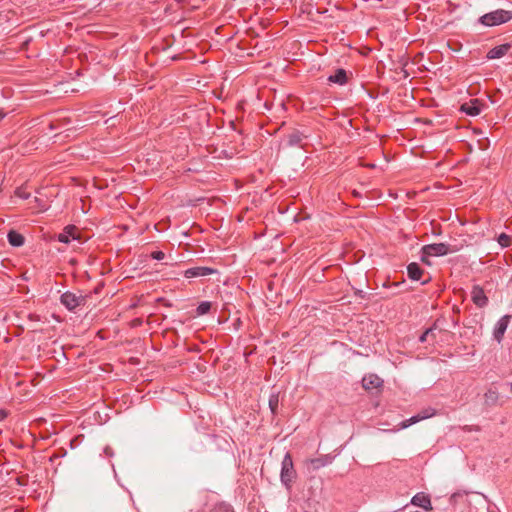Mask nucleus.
<instances>
[{"label": "nucleus", "mask_w": 512, "mask_h": 512, "mask_svg": "<svg viewBox=\"0 0 512 512\" xmlns=\"http://www.w3.org/2000/svg\"><path fill=\"white\" fill-rule=\"evenodd\" d=\"M296 470L294 469V464L292 460V456L289 452H287L281 463V472H280V480L282 484L290 489L293 481L296 479Z\"/></svg>", "instance_id": "f257e3e1"}, {"label": "nucleus", "mask_w": 512, "mask_h": 512, "mask_svg": "<svg viewBox=\"0 0 512 512\" xmlns=\"http://www.w3.org/2000/svg\"><path fill=\"white\" fill-rule=\"evenodd\" d=\"M512 19V12L508 10L498 9L484 14L480 17V22L485 26H497L507 23Z\"/></svg>", "instance_id": "f03ea898"}, {"label": "nucleus", "mask_w": 512, "mask_h": 512, "mask_svg": "<svg viewBox=\"0 0 512 512\" xmlns=\"http://www.w3.org/2000/svg\"><path fill=\"white\" fill-rule=\"evenodd\" d=\"M455 251V249H451L450 246L445 243H434L430 245H425L422 248L421 260L426 264H430L428 261V257L444 256Z\"/></svg>", "instance_id": "7ed1b4c3"}, {"label": "nucleus", "mask_w": 512, "mask_h": 512, "mask_svg": "<svg viewBox=\"0 0 512 512\" xmlns=\"http://www.w3.org/2000/svg\"><path fill=\"white\" fill-rule=\"evenodd\" d=\"M86 296L82 294H76L73 292H65L61 296V303L68 309L74 310L79 306H83L86 303Z\"/></svg>", "instance_id": "20e7f679"}, {"label": "nucleus", "mask_w": 512, "mask_h": 512, "mask_svg": "<svg viewBox=\"0 0 512 512\" xmlns=\"http://www.w3.org/2000/svg\"><path fill=\"white\" fill-rule=\"evenodd\" d=\"M80 237L79 230L74 225L66 226L61 233L58 234V241L68 244L71 240H78Z\"/></svg>", "instance_id": "39448f33"}, {"label": "nucleus", "mask_w": 512, "mask_h": 512, "mask_svg": "<svg viewBox=\"0 0 512 512\" xmlns=\"http://www.w3.org/2000/svg\"><path fill=\"white\" fill-rule=\"evenodd\" d=\"M483 109V103L479 99H472L469 102L463 103L460 110L469 116H477Z\"/></svg>", "instance_id": "423d86ee"}, {"label": "nucleus", "mask_w": 512, "mask_h": 512, "mask_svg": "<svg viewBox=\"0 0 512 512\" xmlns=\"http://www.w3.org/2000/svg\"><path fill=\"white\" fill-rule=\"evenodd\" d=\"M362 386L365 390L379 389L383 386V380L378 375L371 373L363 377Z\"/></svg>", "instance_id": "0eeeda50"}, {"label": "nucleus", "mask_w": 512, "mask_h": 512, "mask_svg": "<svg viewBox=\"0 0 512 512\" xmlns=\"http://www.w3.org/2000/svg\"><path fill=\"white\" fill-rule=\"evenodd\" d=\"M411 504L417 507H421L426 511L433 509L430 497L425 493H417L411 499Z\"/></svg>", "instance_id": "6e6552de"}, {"label": "nucleus", "mask_w": 512, "mask_h": 512, "mask_svg": "<svg viewBox=\"0 0 512 512\" xmlns=\"http://www.w3.org/2000/svg\"><path fill=\"white\" fill-rule=\"evenodd\" d=\"M471 298L473 303L480 308L486 306L488 303V298L485 295L484 290L478 285L472 288Z\"/></svg>", "instance_id": "1a4fd4ad"}, {"label": "nucleus", "mask_w": 512, "mask_h": 512, "mask_svg": "<svg viewBox=\"0 0 512 512\" xmlns=\"http://www.w3.org/2000/svg\"><path fill=\"white\" fill-rule=\"evenodd\" d=\"M215 272L214 269L205 267V266H197L187 269L184 272V276L186 278H196V277H203L210 274H213Z\"/></svg>", "instance_id": "9d476101"}, {"label": "nucleus", "mask_w": 512, "mask_h": 512, "mask_svg": "<svg viewBox=\"0 0 512 512\" xmlns=\"http://www.w3.org/2000/svg\"><path fill=\"white\" fill-rule=\"evenodd\" d=\"M509 323V316H503L501 319L498 320L495 329H494V338L500 342L502 340V337L508 327Z\"/></svg>", "instance_id": "9b49d317"}, {"label": "nucleus", "mask_w": 512, "mask_h": 512, "mask_svg": "<svg viewBox=\"0 0 512 512\" xmlns=\"http://www.w3.org/2000/svg\"><path fill=\"white\" fill-rule=\"evenodd\" d=\"M510 47H511L510 44H502V45L496 46V47L492 48L487 53V58L488 59H498V58H501V57H503V56H505L507 54V52L509 51Z\"/></svg>", "instance_id": "f8f14e48"}, {"label": "nucleus", "mask_w": 512, "mask_h": 512, "mask_svg": "<svg viewBox=\"0 0 512 512\" xmlns=\"http://www.w3.org/2000/svg\"><path fill=\"white\" fill-rule=\"evenodd\" d=\"M499 393L495 388H489L484 393V403L488 406H494L498 402Z\"/></svg>", "instance_id": "ddd939ff"}, {"label": "nucleus", "mask_w": 512, "mask_h": 512, "mask_svg": "<svg viewBox=\"0 0 512 512\" xmlns=\"http://www.w3.org/2000/svg\"><path fill=\"white\" fill-rule=\"evenodd\" d=\"M328 81L339 85L347 83V74L344 69H338L333 75L328 77Z\"/></svg>", "instance_id": "4468645a"}, {"label": "nucleus", "mask_w": 512, "mask_h": 512, "mask_svg": "<svg viewBox=\"0 0 512 512\" xmlns=\"http://www.w3.org/2000/svg\"><path fill=\"white\" fill-rule=\"evenodd\" d=\"M407 273L410 279L412 280H420L423 270L419 267L417 263H410L407 266Z\"/></svg>", "instance_id": "2eb2a0df"}, {"label": "nucleus", "mask_w": 512, "mask_h": 512, "mask_svg": "<svg viewBox=\"0 0 512 512\" xmlns=\"http://www.w3.org/2000/svg\"><path fill=\"white\" fill-rule=\"evenodd\" d=\"M9 243L14 247H20L24 244V237L22 234L12 230L7 235Z\"/></svg>", "instance_id": "dca6fc26"}, {"label": "nucleus", "mask_w": 512, "mask_h": 512, "mask_svg": "<svg viewBox=\"0 0 512 512\" xmlns=\"http://www.w3.org/2000/svg\"><path fill=\"white\" fill-rule=\"evenodd\" d=\"M436 413H437L436 409H434L432 407H428V408L423 409L421 412H419L417 415H414V416L416 417V419H418V422H420L422 420H425V419L435 416Z\"/></svg>", "instance_id": "f3484780"}, {"label": "nucleus", "mask_w": 512, "mask_h": 512, "mask_svg": "<svg viewBox=\"0 0 512 512\" xmlns=\"http://www.w3.org/2000/svg\"><path fill=\"white\" fill-rule=\"evenodd\" d=\"M497 241H498L499 245L503 248L509 247L512 244V238L505 233H501L498 236Z\"/></svg>", "instance_id": "a211bd4d"}, {"label": "nucleus", "mask_w": 512, "mask_h": 512, "mask_svg": "<svg viewBox=\"0 0 512 512\" xmlns=\"http://www.w3.org/2000/svg\"><path fill=\"white\" fill-rule=\"evenodd\" d=\"M278 403H279V397H278V394H272L270 395L269 397V407L271 409V412L273 414L276 413V410L278 408Z\"/></svg>", "instance_id": "6ab92c4d"}, {"label": "nucleus", "mask_w": 512, "mask_h": 512, "mask_svg": "<svg viewBox=\"0 0 512 512\" xmlns=\"http://www.w3.org/2000/svg\"><path fill=\"white\" fill-rule=\"evenodd\" d=\"M211 309V303L208 301L201 302L197 307V314L204 315L208 313Z\"/></svg>", "instance_id": "aec40b11"}, {"label": "nucleus", "mask_w": 512, "mask_h": 512, "mask_svg": "<svg viewBox=\"0 0 512 512\" xmlns=\"http://www.w3.org/2000/svg\"><path fill=\"white\" fill-rule=\"evenodd\" d=\"M211 512H234L232 507L225 503L216 504Z\"/></svg>", "instance_id": "412c9836"}, {"label": "nucleus", "mask_w": 512, "mask_h": 512, "mask_svg": "<svg viewBox=\"0 0 512 512\" xmlns=\"http://www.w3.org/2000/svg\"><path fill=\"white\" fill-rule=\"evenodd\" d=\"M418 423V419H416L415 416H412L410 417L409 419H406L404 421H402L400 424H399V427H398V430H401V429H406L408 428L409 426L413 425V424H416Z\"/></svg>", "instance_id": "4be33fe9"}, {"label": "nucleus", "mask_w": 512, "mask_h": 512, "mask_svg": "<svg viewBox=\"0 0 512 512\" xmlns=\"http://www.w3.org/2000/svg\"><path fill=\"white\" fill-rule=\"evenodd\" d=\"M310 463L313 465L315 469L324 466L326 463L322 459H312Z\"/></svg>", "instance_id": "5701e85b"}, {"label": "nucleus", "mask_w": 512, "mask_h": 512, "mask_svg": "<svg viewBox=\"0 0 512 512\" xmlns=\"http://www.w3.org/2000/svg\"><path fill=\"white\" fill-rule=\"evenodd\" d=\"M152 258L155 260H162L164 259V253L162 251H154L151 254Z\"/></svg>", "instance_id": "b1692460"}, {"label": "nucleus", "mask_w": 512, "mask_h": 512, "mask_svg": "<svg viewBox=\"0 0 512 512\" xmlns=\"http://www.w3.org/2000/svg\"><path fill=\"white\" fill-rule=\"evenodd\" d=\"M432 332V329H427L421 336L420 342H425L427 340L428 335Z\"/></svg>", "instance_id": "393cba45"}, {"label": "nucleus", "mask_w": 512, "mask_h": 512, "mask_svg": "<svg viewBox=\"0 0 512 512\" xmlns=\"http://www.w3.org/2000/svg\"><path fill=\"white\" fill-rule=\"evenodd\" d=\"M290 144H296L300 142V138L296 135H291L289 139Z\"/></svg>", "instance_id": "a878e982"}, {"label": "nucleus", "mask_w": 512, "mask_h": 512, "mask_svg": "<svg viewBox=\"0 0 512 512\" xmlns=\"http://www.w3.org/2000/svg\"><path fill=\"white\" fill-rule=\"evenodd\" d=\"M16 194H17L19 197H21V198H24V199L28 198V195H27V194H25V193H23V192H21L20 190H18V191L16 192Z\"/></svg>", "instance_id": "bb28decb"}, {"label": "nucleus", "mask_w": 512, "mask_h": 512, "mask_svg": "<svg viewBox=\"0 0 512 512\" xmlns=\"http://www.w3.org/2000/svg\"><path fill=\"white\" fill-rule=\"evenodd\" d=\"M7 416V413L4 410H0V420L5 419Z\"/></svg>", "instance_id": "cd10ccee"}, {"label": "nucleus", "mask_w": 512, "mask_h": 512, "mask_svg": "<svg viewBox=\"0 0 512 512\" xmlns=\"http://www.w3.org/2000/svg\"><path fill=\"white\" fill-rule=\"evenodd\" d=\"M5 116V114L3 113V111L0 109V120L3 119V117Z\"/></svg>", "instance_id": "c85d7f7f"}, {"label": "nucleus", "mask_w": 512, "mask_h": 512, "mask_svg": "<svg viewBox=\"0 0 512 512\" xmlns=\"http://www.w3.org/2000/svg\"><path fill=\"white\" fill-rule=\"evenodd\" d=\"M367 166L370 167V168H374L375 164H368Z\"/></svg>", "instance_id": "c756f323"}, {"label": "nucleus", "mask_w": 512, "mask_h": 512, "mask_svg": "<svg viewBox=\"0 0 512 512\" xmlns=\"http://www.w3.org/2000/svg\"><path fill=\"white\" fill-rule=\"evenodd\" d=\"M177 2H183V0H176Z\"/></svg>", "instance_id": "7c9ffc66"}, {"label": "nucleus", "mask_w": 512, "mask_h": 512, "mask_svg": "<svg viewBox=\"0 0 512 512\" xmlns=\"http://www.w3.org/2000/svg\"><path fill=\"white\" fill-rule=\"evenodd\" d=\"M511 390H512V383H511Z\"/></svg>", "instance_id": "2f4dec72"}]
</instances>
